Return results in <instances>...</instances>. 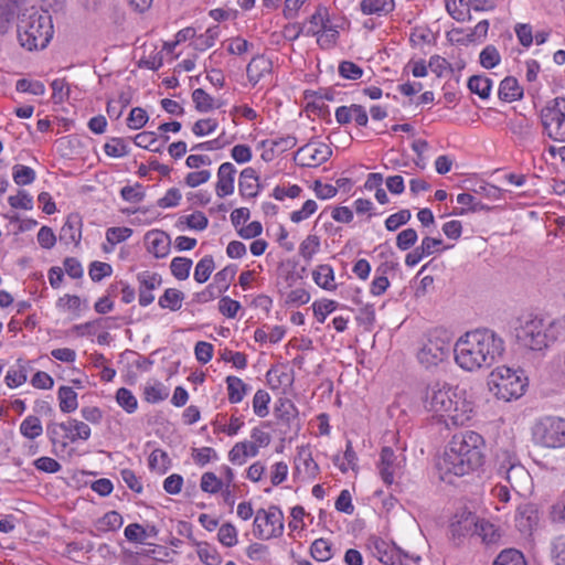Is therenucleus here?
I'll list each match as a JSON object with an SVG mask.
<instances>
[{"mask_svg": "<svg viewBox=\"0 0 565 565\" xmlns=\"http://www.w3.org/2000/svg\"><path fill=\"white\" fill-rule=\"evenodd\" d=\"M503 351V340L488 329L469 331L454 345L457 364L467 371L490 367Z\"/></svg>", "mask_w": 565, "mask_h": 565, "instance_id": "obj_1", "label": "nucleus"}, {"mask_svg": "<svg viewBox=\"0 0 565 565\" xmlns=\"http://www.w3.org/2000/svg\"><path fill=\"white\" fill-rule=\"evenodd\" d=\"M484 439L472 430L452 436L439 466L446 473L465 476L484 463Z\"/></svg>", "mask_w": 565, "mask_h": 565, "instance_id": "obj_2", "label": "nucleus"}, {"mask_svg": "<svg viewBox=\"0 0 565 565\" xmlns=\"http://www.w3.org/2000/svg\"><path fill=\"white\" fill-rule=\"evenodd\" d=\"M424 405L447 427L468 424L473 412L470 402L458 396L450 387L440 386L438 383L427 387Z\"/></svg>", "mask_w": 565, "mask_h": 565, "instance_id": "obj_3", "label": "nucleus"}, {"mask_svg": "<svg viewBox=\"0 0 565 565\" xmlns=\"http://www.w3.org/2000/svg\"><path fill=\"white\" fill-rule=\"evenodd\" d=\"M53 33L52 18L47 12H39L31 8L19 18L18 40L28 51L46 47Z\"/></svg>", "mask_w": 565, "mask_h": 565, "instance_id": "obj_4", "label": "nucleus"}, {"mask_svg": "<svg viewBox=\"0 0 565 565\" xmlns=\"http://www.w3.org/2000/svg\"><path fill=\"white\" fill-rule=\"evenodd\" d=\"M555 326L554 322L545 324L543 319L530 315L520 319L515 337L521 345L533 351H542L556 340Z\"/></svg>", "mask_w": 565, "mask_h": 565, "instance_id": "obj_5", "label": "nucleus"}, {"mask_svg": "<svg viewBox=\"0 0 565 565\" xmlns=\"http://www.w3.org/2000/svg\"><path fill=\"white\" fill-rule=\"evenodd\" d=\"M452 348V339L444 329L431 330L417 352V359L425 367L437 366L445 361Z\"/></svg>", "mask_w": 565, "mask_h": 565, "instance_id": "obj_6", "label": "nucleus"}, {"mask_svg": "<svg viewBox=\"0 0 565 565\" xmlns=\"http://www.w3.org/2000/svg\"><path fill=\"white\" fill-rule=\"evenodd\" d=\"M490 391L502 401L509 402L523 395L525 382L516 372L507 366H499L490 374Z\"/></svg>", "mask_w": 565, "mask_h": 565, "instance_id": "obj_7", "label": "nucleus"}, {"mask_svg": "<svg viewBox=\"0 0 565 565\" xmlns=\"http://www.w3.org/2000/svg\"><path fill=\"white\" fill-rule=\"evenodd\" d=\"M532 438L536 445L542 447H565V419L556 416L537 419L532 427Z\"/></svg>", "mask_w": 565, "mask_h": 565, "instance_id": "obj_8", "label": "nucleus"}, {"mask_svg": "<svg viewBox=\"0 0 565 565\" xmlns=\"http://www.w3.org/2000/svg\"><path fill=\"white\" fill-rule=\"evenodd\" d=\"M541 121L547 136L558 141V135L565 131V97H556L550 100L546 106L541 109Z\"/></svg>", "mask_w": 565, "mask_h": 565, "instance_id": "obj_9", "label": "nucleus"}, {"mask_svg": "<svg viewBox=\"0 0 565 565\" xmlns=\"http://www.w3.org/2000/svg\"><path fill=\"white\" fill-rule=\"evenodd\" d=\"M255 534L263 540L278 537L282 533V512L278 507L271 505L268 509H260L256 512Z\"/></svg>", "mask_w": 565, "mask_h": 565, "instance_id": "obj_10", "label": "nucleus"}, {"mask_svg": "<svg viewBox=\"0 0 565 565\" xmlns=\"http://www.w3.org/2000/svg\"><path fill=\"white\" fill-rule=\"evenodd\" d=\"M498 472L502 475L509 487L518 494H524L530 490L531 476L520 463L512 461V458L504 454V459L499 463Z\"/></svg>", "mask_w": 565, "mask_h": 565, "instance_id": "obj_11", "label": "nucleus"}, {"mask_svg": "<svg viewBox=\"0 0 565 565\" xmlns=\"http://www.w3.org/2000/svg\"><path fill=\"white\" fill-rule=\"evenodd\" d=\"M332 156L331 148L323 142H309L294 156L295 163L301 167H318Z\"/></svg>", "mask_w": 565, "mask_h": 565, "instance_id": "obj_12", "label": "nucleus"}, {"mask_svg": "<svg viewBox=\"0 0 565 565\" xmlns=\"http://www.w3.org/2000/svg\"><path fill=\"white\" fill-rule=\"evenodd\" d=\"M138 301L141 307H147L154 301L153 291L162 284V277L154 271L145 270L137 274Z\"/></svg>", "mask_w": 565, "mask_h": 565, "instance_id": "obj_13", "label": "nucleus"}, {"mask_svg": "<svg viewBox=\"0 0 565 565\" xmlns=\"http://www.w3.org/2000/svg\"><path fill=\"white\" fill-rule=\"evenodd\" d=\"M145 244L147 250L156 258H164L170 253V236L160 230H152L146 233Z\"/></svg>", "mask_w": 565, "mask_h": 565, "instance_id": "obj_14", "label": "nucleus"}, {"mask_svg": "<svg viewBox=\"0 0 565 565\" xmlns=\"http://www.w3.org/2000/svg\"><path fill=\"white\" fill-rule=\"evenodd\" d=\"M380 475L386 484H392L394 477L402 469V460H398L391 447H383L381 450Z\"/></svg>", "mask_w": 565, "mask_h": 565, "instance_id": "obj_15", "label": "nucleus"}, {"mask_svg": "<svg viewBox=\"0 0 565 565\" xmlns=\"http://www.w3.org/2000/svg\"><path fill=\"white\" fill-rule=\"evenodd\" d=\"M236 168L231 162H224L217 170L216 195L221 199L233 194Z\"/></svg>", "mask_w": 565, "mask_h": 565, "instance_id": "obj_16", "label": "nucleus"}, {"mask_svg": "<svg viewBox=\"0 0 565 565\" xmlns=\"http://www.w3.org/2000/svg\"><path fill=\"white\" fill-rule=\"evenodd\" d=\"M60 427L63 430V438L70 443L87 440L92 434L90 428L86 423L75 418H70L67 422L60 423Z\"/></svg>", "mask_w": 565, "mask_h": 565, "instance_id": "obj_17", "label": "nucleus"}, {"mask_svg": "<svg viewBox=\"0 0 565 565\" xmlns=\"http://www.w3.org/2000/svg\"><path fill=\"white\" fill-rule=\"evenodd\" d=\"M271 67V61L264 55L253 57L246 68L248 81L256 85L260 79L270 74Z\"/></svg>", "mask_w": 565, "mask_h": 565, "instance_id": "obj_18", "label": "nucleus"}, {"mask_svg": "<svg viewBox=\"0 0 565 565\" xmlns=\"http://www.w3.org/2000/svg\"><path fill=\"white\" fill-rule=\"evenodd\" d=\"M258 454V446L249 440L239 441L233 446L228 452V459L232 463L242 466L248 458L255 457Z\"/></svg>", "mask_w": 565, "mask_h": 565, "instance_id": "obj_19", "label": "nucleus"}, {"mask_svg": "<svg viewBox=\"0 0 565 565\" xmlns=\"http://www.w3.org/2000/svg\"><path fill=\"white\" fill-rule=\"evenodd\" d=\"M238 190L243 198H254L257 195L259 183L255 169L247 167L241 172L238 179Z\"/></svg>", "mask_w": 565, "mask_h": 565, "instance_id": "obj_20", "label": "nucleus"}, {"mask_svg": "<svg viewBox=\"0 0 565 565\" xmlns=\"http://www.w3.org/2000/svg\"><path fill=\"white\" fill-rule=\"evenodd\" d=\"M508 128L520 142H525L533 138V122L525 116H514L508 121Z\"/></svg>", "mask_w": 565, "mask_h": 565, "instance_id": "obj_21", "label": "nucleus"}, {"mask_svg": "<svg viewBox=\"0 0 565 565\" xmlns=\"http://www.w3.org/2000/svg\"><path fill=\"white\" fill-rule=\"evenodd\" d=\"M81 227V218L75 214L68 215L61 228L60 239L65 244H78L82 237Z\"/></svg>", "mask_w": 565, "mask_h": 565, "instance_id": "obj_22", "label": "nucleus"}, {"mask_svg": "<svg viewBox=\"0 0 565 565\" xmlns=\"http://www.w3.org/2000/svg\"><path fill=\"white\" fill-rule=\"evenodd\" d=\"M537 521V511L535 510L533 504L526 503L520 505L516 510L515 522L518 529L523 532L532 531L533 526Z\"/></svg>", "mask_w": 565, "mask_h": 565, "instance_id": "obj_23", "label": "nucleus"}, {"mask_svg": "<svg viewBox=\"0 0 565 565\" xmlns=\"http://www.w3.org/2000/svg\"><path fill=\"white\" fill-rule=\"evenodd\" d=\"M498 94L503 102H514L523 97V88L515 77L508 76L501 81Z\"/></svg>", "mask_w": 565, "mask_h": 565, "instance_id": "obj_24", "label": "nucleus"}, {"mask_svg": "<svg viewBox=\"0 0 565 565\" xmlns=\"http://www.w3.org/2000/svg\"><path fill=\"white\" fill-rule=\"evenodd\" d=\"M295 469L298 473H303L307 477L315 476L318 470V465L311 456L308 447H301L295 457Z\"/></svg>", "mask_w": 565, "mask_h": 565, "instance_id": "obj_25", "label": "nucleus"}, {"mask_svg": "<svg viewBox=\"0 0 565 565\" xmlns=\"http://www.w3.org/2000/svg\"><path fill=\"white\" fill-rule=\"evenodd\" d=\"M20 0H0V34H6L12 26Z\"/></svg>", "mask_w": 565, "mask_h": 565, "instance_id": "obj_26", "label": "nucleus"}, {"mask_svg": "<svg viewBox=\"0 0 565 565\" xmlns=\"http://www.w3.org/2000/svg\"><path fill=\"white\" fill-rule=\"evenodd\" d=\"M192 100L195 109L200 113H209L222 106L220 99L212 97L203 88H196L192 92Z\"/></svg>", "mask_w": 565, "mask_h": 565, "instance_id": "obj_27", "label": "nucleus"}, {"mask_svg": "<svg viewBox=\"0 0 565 565\" xmlns=\"http://www.w3.org/2000/svg\"><path fill=\"white\" fill-rule=\"evenodd\" d=\"M360 8L366 15H386L394 10L395 2L394 0H362Z\"/></svg>", "mask_w": 565, "mask_h": 565, "instance_id": "obj_28", "label": "nucleus"}, {"mask_svg": "<svg viewBox=\"0 0 565 565\" xmlns=\"http://www.w3.org/2000/svg\"><path fill=\"white\" fill-rule=\"evenodd\" d=\"M124 520L117 511L105 513L95 522V530L98 533L115 532L122 526Z\"/></svg>", "mask_w": 565, "mask_h": 565, "instance_id": "obj_29", "label": "nucleus"}, {"mask_svg": "<svg viewBox=\"0 0 565 565\" xmlns=\"http://www.w3.org/2000/svg\"><path fill=\"white\" fill-rule=\"evenodd\" d=\"M316 284L326 289L334 290L337 285L334 284V273L330 265H319L312 273Z\"/></svg>", "mask_w": 565, "mask_h": 565, "instance_id": "obj_30", "label": "nucleus"}, {"mask_svg": "<svg viewBox=\"0 0 565 565\" xmlns=\"http://www.w3.org/2000/svg\"><path fill=\"white\" fill-rule=\"evenodd\" d=\"M184 300V294L175 288H168L163 295L159 298L158 305L162 309H169L171 311H178L182 307Z\"/></svg>", "mask_w": 565, "mask_h": 565, "instance_id": "obj_31", "label": "nucleus"}, {"mask_svg": "<svg viewBox=\"0 0 565 565\" xmlns=\"http://www.w3.org/2000/svg\"><path fill=\"white\" fill-rule=\"evenodd\" d=\"M228 401L237 404L243 401L247 392V385L237 376L230 375L226 377Z\"/></svg>", "mask_w": 565, "mask_h": 565, "instance_id": "obj_32", "label": "nucleus"}, {"mask_svg": "<svg viewBox=\"0 0 565 565\" xmlns=\"http://www.w3.org/2000/svg\"><path fill=\"white\" fill-rule=\"evenodd\" d=\"M196 554L204 565H221L222 556L217 550L206 542L196 544Z\"/></svg>", "mask_w": 565, "mask_h": 565, "instance_id": "obj_33", "label": "nucleus"}, {"mask_svg": "<svg viewBox=\"0 0 565 565\" xmlns=\"http://www.w3.org/2000/svg\"><path fill=\"white\" fill-rule=\"evenodd\" d=\"M492 81L483 75H473L468 81V88L480 98L486 99L490 96Z\"/></svg>", "mask_w": 565, "mask_h": 565, "instance_id": "obj_34", "label": "nucleus"}, {"mask_svg": "<svg viewBox=\"0 0 565 565\" xmlns=\"http://www.w3.org/2000/svg\"><path fill=\"white\" fill-rule=\"evenodd\" d=\"M220 36V28L217 25L209 28L204 33L196 35L192 41V46L198 51H205L215 44Z\"/></svg>", "mask_w": 565, "mask_h": 565, "instance_id": "obj_35", "label": "nucleus"}, {"mask_svg": "<svg viewBox=\"0 0 565 565\" xmlns=\"http://www.w3.org/2000/svg\"><path fill=\"white\" fill-rule=\"evenodd\" d=\"M20 433L28 439H35L43 433L42 423L34 415L26 416L20 424Z\"/></svg>", "mask_w": 565, "mask_h": 565, "instance_id": "obj_36", "label": "nucleus"}, {"mask_svg": "<svg viewBox=\"0 0 565 565\" xmlns=\"http://www.w3.org/2000/svg\"><path fill=\"white\" fill-rule=\"evenodd\" d=\"M285 423L287 424L288 431L290 433L288 438L291 440L298 435L301 428V422L295 405L287 401H285Z\"/></svg>", "mask_w": 565, "mask_h": 565, "instance_id": "obj_37", "label": "nucleus"}, {"mask_svg": "<svg viewBox=\"0 0 565 565\" xmlns=\"http://www.w3.org/2000/svg\"><path fill=\"white\" fill-rule=\"evenodd\" d=\"M60 408L63 413H72L78 407L77 394L70 386H62L58 390Z\"/></svg>", "mask_w": 565, "mask_h": 565, "instance_id": "obj_38", "label": "nucleus"}, {"mask_svg": "<svg viewBox=\"0 0 565 565\" xmlns=\"http://www.w3.org/2000/svg\"><path fill=\"white\" fill-rule=\"evenodd\" d=\"M215 268L214 259L211 255L201 258L194 268V280L199 284H204L210 278Z\"/></svg>", "mask_w": 565, "mask_h": 565, "instance_id": "obj_39", "label": "nucleus"}, {"mask_svg": "<svg viewBox=\"0 0 565 565\" xmlns=\"http://www.w3.org/2000/svg\"><path fill=\"white\" fill-rule=\"evenodd\" d=\"M115 398L117 404L128 414H134L138 408L137 397L126 387L118 388Z\"/></svg>", "mask_w": 565, "mask_h": 565, "instance_id": "obj_40", "label": "nucleus"}, {"mask_svg": "<svg viewBox=\"0 0 565 565\" xmlns=\"http://www.w3.org/2000/svg\"><path fill=\"white\" fill-rule=\"evenodd\" d=\"M236 275L235 266H226L222 270L215 274L213 285L222 294L226 291Z\"/></svg>", "mask_w": 565, "mask_h": 565, "instance_id": "obj_41", "label": "nucleus"}, {"mask_svg": "<svg viewBox=\"0 0 565 565\" xmlns=\"http://www.w3.org/2000/svg\"><path fill=\"white\" fill-rule=\"evenodd\" d=\"M192 267V260L186 257H174L170 264L171 274L178 280H185Z\"/></svg>", "mask_w": 565, "mask_h": 565, "instance_id": "obj_42", "label": "nucleus"}, {"mask_svg": "<svg viewBox=\"0 0 565 565\" xmlns=\"http://www.w3.org/2000/svg\"><path fill=\"white\" fill-rule=\"evenodd\" d=\"M493 565H526V561L521 552L509 548L497 556Z\"/></svg>", "mask_w": 565, "mask_h": 565, "instance_id": "obj_43", "label": "nucleus"}, {"mask_svg": "<svg viewBox=\"0 0 565 565\" xmlns=\"http://www.w3.org/2000/svg\"><path fill=\"white\" fill-rule=\"evenodd\" d=\"M310 553L316 561L327 562L332 557V547L327 540L318 539L311 544Z\"/></svg>", "mask_w": 565, "mask_h": 565, "instance_id": "obj_44", "label": "nucleus"}, {"mask_svg": "<svg viewBox=\"0 0 565 565\" xmlns=\"http://www.w3.org/2000/svg\"><path fill=\"white\" fill-rule=\"evenodd\" d=\"M476 533L487 544L495 543L500 537L495 526L486 520H481L476 523Z\"/></svg>", "mask_w": 565, "mask_h": 565, "instance_id": "obj_45", "label": "nucleus"}, {"mask_svg": "<svg viewBox=\"0 0 565 565\" xmlns=\"http://www.w3.org/2000/svg\"><path fill=\"white\" fill-rule=\"evenodd\" d=\"M237 536V530L232 523H224L218 527L217 540L226 547L235 546L238 542Z\"/></svg>", "mask_w": 565, "mask_h": 565, "instance_id": "obj_46", "label": "nucleus"}, {"mask_svg": "<svg viewBox=\"0 0 565 565\" xmlns=\"http://www.w3.org/2000/svg\"><path fill=\"white\" fill-rule=\"evenodd\" d=\"M200 488L205 493L216 494L223 489V483L214 472L207 471L201 477Z\"/></svg>", "mask_w": 565, "mask_h": 565, "instance_id": "obj_47", "label": "nucleus"}, {"mask_svg": "<svg viewBox=\"0 0 565 565\" xmlns=\"http://www.w3.org/2000/svg\"><path fill=\"white\" fill-rule=\"evenodd\" d=\"M501 61V55L494 45H487L479 55V62L482 67L490 70L495 67Z\"/></svg>", "mask_w": 565, "mask_h": 565, "instance_id": "obj_48", "label": "nucleus"}, {"mask_svg": "<svg viewBox=\"0 0 565 565\" xmlns=\"http://www.w3.org/2000/svg\"><path fill=\"white\" fill-rule=\"evenodd\" d=\"M143 396L148 403L156 404L164 401L169 396V392L164 385L156 383L145 387Z\"/></svg>", "mask_w": 565, "mask_h": 565, "instance_id": "obj_49", "label": "nucleus"}, {"mask_svg": "<svg viewBox=\"0 0 565 565\" xmlns=\"http://www.w3.org/2000/svg\"><path fill=\"white\" fill-rule=\"evenodd\" d=\"M15 89L20 93H29L35 96H42L45 94V86L40 81H29L26 78L18 79L15 83Z\"/></svg>", "mask_w": 565, "mask_h": 565, "instance_id": "obj_50", "label": "nucleus"}, {"mask_svg": "<svg viewBox=\"0 0 565 565\" xmlns=\"http://www.w3.org/2000/svg\"><path fill=\"white\" fill-rule=\"evenodd\" d=\"M270 402V396L266 391L258 390L253 398V409L256 415L259 417H265L268 415V403Z\"/></svg>", "mask_w": 565, "mask_h": 565, "instance_id": "obj_51", "label": "nucleus"}, {"mask_svg": "<svg viewBox=\"0 0 565 565\" xmlns=\"http://www.w3.org/2000/svg\"><path fill=\"white\" fill-rule=\"evenodd\" d=\"M35 179V172L32 168L17 164L13 168V180L18 185L31 184Z\"/></svg>", "mask_w": 565, "mask_h": 565, "instance_id": "obj_52", "label": "nucleus"}, {"mask_svg": "<svg viewBox=\"0 0 565 565\" xmlns=\"http://www.w3.org/2000/svg\"><path fill=\"white\" fill-rule=\"evenodd\" d=\"M412 214L409 210H401L397 213L390 215L385 220V227L387 231L393 232L399 228L402 225L408 223Z\"/></svg>", "mask_w": 565, "mask_h": 565, "instance_id": "obj_53", "label": "nucleus"}, {"mask_svg": "<svg viewBox=\"0 0 565 565\" xmlns=\"http://www.w3.org/2000/svg\"><path fill=\"white\" fill-rule=\"evenodd\" d=\"M428 67L438 77H443L447 73H452L454 72V70L451 67V64L445 57H441L439 55H433L429 58Z\"/></svg>", "mask_w": 565, "mask_h": 565, "instance_id": "obj_54", "label": "nucleus"}, {"mask_svg": "<svg viewBox=\"0 0 565 565\" xmlns=\"http://www.w3.org/2000/svg\"><path fill=\"white\" fill-rule=\"evenodd\" d=\"M192 458L196 465L204 467L210 461L217 459V454L212 447L194 448L192 450Z\"/></svg>", "mask_w": 565, "mask_h": 565, "instance_id": "obj_55", "label": "nucleus"}, {"mask_svg": "<svg viewBox=\"0 0 565 565\" xmlns=\"http://www.w3.org/2000/svg\"><path fill=\"white\" fill-rule=\"evenodd\" d=\"M218 124L215 118L199 119L192 126V131L195 136L203 137L214 132Z\"/></svg>", "mask_w": 565, "mask_h": 565, "instance_id": "obj_56", "label": "nucleus"}, {"mask_svg": "<svg viewBox=\"0 0 565 565\" xmlns=\"http://www.w3.org/2000/svg\"><path fill=\"white\" fill-rule=\"evenodd\" d=\"M338 307L334 300H323L315 302L312 306L313 315L320 323H323L327 316L333 312Z\"/></svg>", "mask_w": 565, "mask_h": 565, "instance_id": "obj_57", "label": "nucleus"}, {"mask_svg": "<svg viewBox=\"0 0 565 565\" xmlns=\"http://www.w3.org/2000/svg\"><path fill=\"white\" fill-rule=\"evenodd\" d=\"M148 118V114L143 108L135 107L130 110V114L127 118V126L130 129H140L147 124Z\"/></svg>", "mask_w": 565, "mask_h": 565, "instance_id": "obj_58", "label": "nucleus"}, {"mask_svg": "<svg viewBox=\"0 0 565 565\" xmlns=\"http://www.w3.org/2000/svg\"><path fill=\"white\" fill-rule=\"evenodd\" d=\"M169 456L161 449H154L149 456V467L159 472L168 469Z\"/></svg>", "mask_w": 565, "mask_h": 565, "instance_id": "obj_59", "label": "nucleus"}, {"mask_svg": "<svg viewBox=\"0 0 565 565\" xmlns=\"http://www.w3.org/2000/svg\"><path fill=\"white\" fill-rule=\"evenodd\" d=\"M8 202L13 209L31 210L33 207V198L24 190L10 195Z\"/></svg>", "mask_w": 565, "mask_h": 565, "instance_id": "obj_60", "label": "nucleus"}, {"mask_svg": "<svg viewBox=\"0 0 565 565\" xmlns=\"http://www.w3.org/2000/svg\"><path fill=\"white\" fill-rule=\"evenodd\" d=\"M104 151L107 156L113 158H120L128 153L125 141L120 138H113L104 146Z\"/></svg>", "mask_w": 565, "mask_h": 565, "instance_id": "obj_61", "label": "nucleus"}, {"mask_svg": "<svg viewBox=\"0 0 565 565\" xmlns=\"http://www.w3.org/2000/svg\"><path fill=\"white\" fill-rule=\"evenodd\" d=\"M131 235L132 230L129 227H109L106 231V239L111 246L125 242Z\"/></svg>", "mask_w": 565, "mask_h": 565, "instance_id": "obj_62", "label": "nucleus"}, {"mask_svg": "<svg viewBox=\"0 0 565 565\" xmlns=\"http://www.w3.org/2000/svg\"><path fill=\"white\" fill-rule=\"evenodd\" d=\"M339 74L347 79H359L363 75V70L351 61H343L339 65Z\"/></svg>", "mask_w": 565, "mask_h": 565, "instance_id": "obj_63", "label": "nucleus"}, {"mask_svg": "<svg viewBox=\"0 0 565 565\" xmlns=\"http://www.w3.org/2000/svg\"><path fill=\"white\" fill-rule=\"evenodd\" d=\"M121 198L127 202H141L145 198L143 188L141 184L126 185L120 190Z\"/></svg>", "mask_w": 565, "mask_h": 565, "instance_id": "obj_64", "label": "nucleus"}]
</instances>
